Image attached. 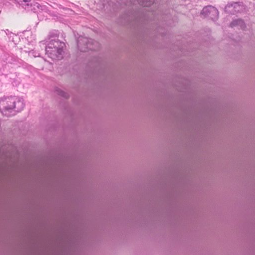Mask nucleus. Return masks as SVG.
<instances>
[{
    "mask_svg": "<svg viewBox=\"0 0 255 255\" xmlns=\"http://www.w3.org/2000/svg\"><path fill=\"white\" fill-rule=\"evenodd\" d=\"M24 107L23 101L16 97H4L0 100V110L6 116H10L13 111L20 112Z\"/></svg>",
    "mask_w": 255,
    "mask_h": 255,
    "instance_id": "obj_1",
    "label": "nucleus"
},
{
    "mask_svg": "<svg viewBox=\"0 0 255 255\" xmlns=\"http://www.w3.org/2000/svg\"><path fill=\"white\" fill-rule=\"evenodd\" d=\"M50 41L46 47V54L53 60H60L63 57V47L64 43L58 40L57 34L50 33Z\"/></svg>",
    "mask_w": 255,
    "mask_h": 255,
    "instance_id": "obj_2",
    "label": "nucleus"
},
{
    "mask_svg": "<svg viewBox=\"0 0 255 255\" xmlns=\"http://www.w3.org/2000/svg\"><path fill=\"white\" fill-rule=\"evenodd\" d=\"M78 49L82 52H86L88 50H95L99 47V43L91 39L80 36L77 40Z\"/></svg>",
    "mask_w": 255,
    "mask_h": 255,
    "instance_id": "obj_3",
    "label": "nucleus"
},
{
    "mask_svg": "<svg viewBox=\"0 0 255 255\" xmlns=\"http://www.w3.org/2000/svg\"><path fill=\"white\" fill-rule=\"evenodd\" d=\"M201 14L205 17H209L212 20L216 19L218 17V10L212 6H208L203 8Z\"/></svg>",
    "mask_w": 255,
    "mask_h": 255,
    "instance_id": "obj_4",
    "label": "nucleus"
},
{
    "mask_svg": "<svg viewBox=\"0 0 255 255\" xmlns=\"http://www.w3.org/2000/svg\"><path fill=\"white\" fill-rule=\"evenodd\" d=\"M242 9L240 2H231L227 4L225 7V11L230 14H234L240 12Z\"/></svg>",
    "mask_w": 255,
    "mask_h": 255,
    "instance_id": "obj_5",
    "label": "nucleus"
},
{
    "mask_svg": "<svg viewBox=\"0 0 255 255\" xmlns=\"http://www.w3.org/2000/svg\"><path fill=\"white\" fill-rule=\"evenodd\" d=\"M155 0H140L139 3L143 6L148 7L154 2Z\"/></svg>",
    "mask_w": 255,
    "mask_h": 255,
    "instance_id": "obj_6",
    "label": "nucleus"
},
{
    "mask_svg": "<svg viewBox=\"0 0 255 255\" xmlns=\"http://www.w3.org/2000/svg\"><path fill=\"white\" fill-rule=\"evenodd\" d=\"M243 22L242 20H235V21H233L231 24H230V26L231 27H233L234 26H235V25H238L240 23H242Z\"/></svg>",
    "mask_w": 255,
    "mask_h": 255,
    "instance_id": "obj_7",
    "label": "nucleus"
},
{
    "mask_svg": "<svg viewBox=\"0 0 255 255\" xmlns=\"http://www.w3.org/2000/svg\"><path fill=\"white\" fill-rule=\"evenodd\" d=\"M57 92L58 93V94H59L61 96L64 97L66 98L68 97V94L67 93H65V92H64L61 90H58Z\"/></svg>",
    "mask_w": 255,
    "mask_h": 255,
    "instance_id": "obj_8",
    "label": "nucleus"
},
{
    "mask_svg": "<svg viewBox=\"0 0 255 255\" xmlns=\"http://www.w3.org/2000/svg\"><path fill=\"white\" fill-rule=\"evenodd\" d=\"M22 1L24 2H28L31 1V0H22Z\"/></svg>",
    "mask_w": 255,
    "mask_h": 255,
    "instance_id": "obj_9",
    "label": "nucleus"
}]
</instances>
